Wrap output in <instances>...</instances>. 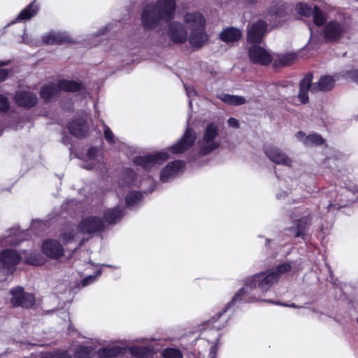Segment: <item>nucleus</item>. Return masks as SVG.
Here are the masks:
<instances>
[{"label":"nucleus","mask_w":358,"mask_h":358,"mask_svg":"<svg viewBox=\"0 0 358 358\" xmlns=\"http://www.w3.org/2000/svg\"><path fill=\"white\" fill-rule=\"evenodd\" d=\"M219 38L221 41H224V29L220 32Z\"/></svg>","instance_id":"50"},{"label":"nucleus","mask_w":358,"mask_h":358,"mask_svg":"<svg viewBox=\"0 0 358 358\" xmlns=\"http://www.w3.org/2000/svg\"><path fill=\"white\" fill-rule=\"evenodd\" d=\"M296 137L301 141H302L303 143V140L304 138H306L305 137V134L302 131H299L296 133Z\"/></svg>","instance_id":"46"},{"label":"nucleus","mask_w":358,"mask_h":358,"mask_svg":"<svg viewBox=\"0 0 358 358\" xmlns=\"http://www.w3.org/2000/svg\"><path fill=\"white\" fill-rule=\"evenodd\" d=\"M266 31V23L259 20L248 27L247 40L250 43H259Z\"/></svg>","instance_id":"16"},{"label":"nucleus","mask_w":358,"mask_h":358,"mask_svg":"<svg viewBox=\"0 0 358 358\" xmlns=\"http://www.w3.org/2000/svg\"><path fill=\"white\" fill-rule=\"evenodd\" d=\"M196 134L192 128L186 129L181 138L169 150L173 154H182L189 150L196 141Z\"/></svg>","instance_id":"9"},{"label":"nucleus","mask_w":358,"mask_h":358,"mask_svg":"<svg viewBox=\"0 0 358 358\" xmlns=\"http://www.w3.org/2000/svg\"><path fill=\"white\" fill-rule=\"evenodd\" d=\"M270 13H271L272 14H273V13H274V12H273V11H272V10H270Z\"/></svg>","instance_id":"57"},{"label":"nucleus","mask_w":358,"mask_h":358,"mask_svg":"<svg viewBox=\"0 0 358 358\" xmlns=\"http://www.w3.org/2000/svg\"><path fill=\"white\" fill-rule=\"evenodd\" d=\"M42 358V357H41Z\"/></svg>","instance_id":"59"},{"label":"nucleus","mask_w":358,"mask_h":358,"mask_svg":"<svg viewBox=\"0 0 358 358\" xmlns=\"http://www.w3.org/2000/svg\"><path fill=\"white\" fill-rule=\"evenodd\" d=\"M295 59V55L288 54L280 57L279 61L282 65H289Z\"/></svg>","instance_id":"40"},{"label":"nucleus","mask_w":358,"mask_h":358,"mask_svg":"<svg viewBox=\"0 0 358 358\" xmlns=\"http://www.w3.org/2000/svg\"><path fill=\"white\" fill-rule=\"evenodd\" d=\"M14 101L19 107L29 109L37 105L38 99L34 92L27 90H21L15 93Z\"/></svg>","instance_id":"14"},{"label":"nucleus","mask_w":358,"mask_h":358,"mask_svg":"<svg viewBox=\"0 0 358 358\" xmlns=\"http://www.w3.org/2000/svg\"><path fill=\"white\" fill-rule=\"evenodd\" d=\"M43 42L46 45H63L66 43H73L75 41L66 33L50 32L43 36Z\"/></svg>","instance_id":"19"},{"label":"nucleus","mask_w":358,"mask_h":358,"mask_svg":"<svg viewBox=\"0 0 358 358\" xmlns=\"http://www.w3.org/2000/svg\"><path fill=\"white\" fill-rule=\"evenodd\" d=\"M99 149L96 146H91L88 148L86 155L90 160H94L98 156Z\"/></svg>","instance_id":"39"},{"label":"nucleus","mask_w":358,"mask_h":358,"mask_svg":"<svg viewBox=\"0 0 358 358\" xmlns=\"http://www.w3.org/2000/svg\"><path fill=\"white\" fill-rule=\"evenodd\" d=\"M169 159V155L166 152H156L144 156H136L133 163L143 169L149 171L155 165H160Z\"/></svg>","instance_id":"7"},{"label":"nucleus","mask_w":358,"mask_h":358,"mask_svg":"<svg viewBox=\"0 0 358 358\" xmlns=\"http://www.w3.org/2000/svg\"><path fill=\"white\" fill-rule=\"evenodd\" d=\"M242 36L241 31L234 27L225 29V43H233L238 41Z\"/></svg>","instance_id":"29"},{"label":"nucleus","mask_w":358,"mask_h":358,"mask_svg":"<svg viewBox=\"0 0 358 358\" xmlns=\"http://www.w3.org/2000/svg\"><path fill=\"white\" fill-rule=\"evenodd\" d=\"M59 91L66 92H78L81 91L84 86L82 82L73 80L61 79L57 82Z\"/></svg>","instance_id":"22"},{"label":"nucleus","mask_w":358,"mask_h":358,"mask_svg":"<svg viewBox=\"0 0 358 358\" xmlns=\"http://www.w3.org/2000/svg\"><path fill=\"white\" fill-rule=\"evenodd\" d=\"M8 76V71L5 69H0V81H3Z\"/></svg>","instance_id":"45"},{"label":"nucleus","mask_w":358,"mask_h":358,"mask_svg":"<svg viewBox=\"0 0 358 358\" xmlns=\"http://www.w3.org/2000/svg\"><path fill=\"white\" fill-rule=\"evenodd\" d=\"M9 64V61H0V66H6Z\"/></svg>","instance_id":"51"},{"label":"nucleus","mask_w":358,"mask_h":358,"mask_svg":"<svg viewBox=\"0 0 358 358\" xmlns=\"http://www.w3.org/2000/svg\"><path fill=\"white\" fill-rule=\"evenodd\" d=\"M227 123H228V125L232 128L237 129L239 127V122H238V120H236L234 117L229 118V120H227Z\"/></svg>","instance_id":"44"},{"label":"nucleus","mask_w":358,"mask_h":358,"mask_svg":"<svg viewBox=\"0 0 358 358\" xmlns=\"http://www.w3.org/2000/svg\"><path fill=\"white\" fill-rule=\"evenodd\" d=\"M219 98H220L222 101H224V96H223V97L220 96Z\"/></svg>","instance_id":"56"},{"label":"nucleus","mask_w":358,"mask_h":358,"mask_svg":"<svg viewBox=\"0 0 358 358\" xmlns=\"http://www.w3.org/2000/svg\"><path fill=\"white\" fill-rule=\"evenodd\" d=\"M75 238L73 232H64L61 234V238L65 243L71 242Z\"/></svg>","instance_id":"42"},{"label":"nucleus","mask_w":358,"mask_h":358,"mask_svg":"<svg viewBox=\"0 0 358 358\" xmlns=\"http://www.w3.org/2000/svg\"><path fill=\"white\" fill-rule=\"evenodd\" d=\"M176 0H157L147 5L141 14L142 25L145 30L157 27L161 21L171 22L175 17Z\"/></svg>","instance_id":"1"},{"label":"nucleus","mask_w":358,"mask_h":358,"mask_svg":"<svg viewBox=\"0 0 358 358\" xmlns=\"http://www.w3.org/2000/svg\"><path fill=\"white\" fill-rule=\"evenodd\" d=\"M291 269V266L289 263H284L280 265H279L275 271H273V273H278V278H280V275L289 271Z\"/></svg>","instance_id":"41"},{"label":"nucleus","mask_w":358,"mask_h":358,"mask_svg":"<svg viewBox=\"0 0 358 358\" xmlns=\"http://www.w3.org/2000/svg\"><path fill=\"white\" fill-rule=\"evenodd\" d=\"M41 250L45 255L52 259H59L64 255V247L58 241L55 239L44 241Z\"/></svg>","instance_id":"13"},{"label":"nucleus","mask_w":358,"mask_h":358,"mask_svg":"<svg viewBox=\"0 0 358 358\" xmlns=\"http://www.w3.org/2000/svg\"><path fill=\"white\" fill-rule=\"evenodd\" d=\"M129 171L131 172V173L132 175H134V176L135 175V174H134V172L133 171L129 170Z\"/></svg>","instance_id":"55"},{"label":"nucleus","mask_w":358,"mask_h":358,"mask_svg":"<svg viewBox=\"0 0 358 358\" xmlns=\"http://www.w3.org/2000/svg\"><path fill=\"white\" fill-rule=\"evenodd\" d=\"M92 278H93V277H92V276H89V277H87V278H85V279L83 280V285H87V281H88L89 280H92Z\"/></svg>","instance_id":"49"},{"label":"nucleus","mask_w":358,"mask_h":358,"mask_svg":"<svg viewBox=\"0 0 358 358\" xmlns=\"http://www.w3.org/2000/svg\"><path fill=\"white\" fill-rule=\"evenodd\" d=\"M333 206V204L332 203H330L328 206L329 208H331V207Z\"/></svg>","instance_id":"54"},{"label":"nucleus","mask_w":358,"mask_h":358,"mask_svg":"<svg viewBox=\"0 0 358 358\" xmlns=\"http://www.w3.org/2000/svg\"><path fill=\"white\" fill-rule=\"evenodd\" d=\"M166 34L174 43L184 44L187 40V29L182 23L178 22H171L168 26Z\"/></svg>","instance_id":"12"},{"label":"nucleus","mask_w":358,"mask_h":358,"mask_svg":"<svg viewBox=\"0 0 358 358\" xmlns=\"http://www.w3.org/2000/svg\"><path fill=\"white\" fill-rule=\"evenodd\" d=\"M96 354L92 346H78L74 352V358H93Z\"/></svg>","instance_id":"28"},{"label":"nucleus","mask_w":358,"mask_h":358,"mask_svg":"<svg viewBox=\"0 0 358 358\" xmlns=\"http://www.w3.org/2000/svg\"><path fill=\"white\" fill-rule=\"evenodd\" d=\"M357 323H358V317H357Z\"/></svg>","instance_id":"58"},{"label":"nucleus","mask_w":358,"mask_h":358,"mask_svg":"<svg viewBox=\"0 0 358 358\" xmlns=\"http://www.w3.org/2000/svg\"><path fill=\"white\" fill-rule=\"evenodd\" d=\"M265 301L268 302V303H274L273 301L271 300H265Z\"/></svg>","instance_id":"53"},{"label":"nucleus","mask_w":358,"mask_h":358,"mask_svg":"<svg viewBox=\"0 0 358 358\" xmlns=\"http://www.w3.org/2000/svg\"><path fill=\"white\" fill-rule=\"evenodd\" d=\"M264 152L267 157L276 164L287 166L292 165V159L286 153L277 147L267 146L265 148Z\"/></svg>","instance_id":"15"},{"label":"nucleus","mask_w":358,"mask_h":358,"mask_svg":"<svg viewBox=\"0 0 358 358\" xmlns=\"http://www.w3.org/2000/svg\"><path fill=\"white\" fill-rule=\"evenodd\" d=\"M296 9L301 15L310 17L312 16L313 13H314L315 6L311 7L306 3H299L296 6Z\"/></svg>","instance_id":"34"},{"label":"nucleus","mask_w":358,"mask_h":358,"mask_svg":"<svg viewBox=\"0 0 358 358\" xmlns=\"http://www.w3.org/2000/svg\"><path fill=\"white\" fill-rule=\"evenodd\" d=\"M124 216V210L119 206L106 209L103 212V222L106 221L108 224H114L122 219Z\"/></svg>","instance_id":"25"},{"label":"nucleus","mask_w":358,"mask_h":358,"mask_svg":"<svg viewBox=\"0 0 358 358\" xmlns=\"http://www.w3.org/2000/svg\"><path fill=\"white\" fill-rule=\"evenodd\" d=\"M26 262H27L28 264H32V265H34V263L33 262H31L30 259H27Z\"/></svg>","instance_id":"52"},{"label":"nucleus","mask_w":358,"mask_h":358,"mask_svg":"<svg viewBox=\"0 0 358 358\" xmlns=\"http://www.w3.org/2000/svg\"><path fill=\"white\" fill-rule=\"evenodd\" d=\"M127 351L137 358H152L156 353L154 348L151 346L127 347Z\"/></svg>","instance_id":"23"},{"label":"nucleus","mask_w":358,"mask_h":358,"mask_svg":"<svg viewBox=\"0 0 358 358\" xmlns=\"http://www.w3.org/2000/svg\"><path fill=\"white\" fill-rule=\"evenodd\" d=\"M276 304H279V305H281V306H287V307H290V308H299V306H297L296 305H295L294 303H291V304H286V303H275Z\"/></svg>","instance_id":"47"},{"label":"nucleus","mask_w":358,"mask_h":358,"mask_svg":"<svg viewBox=\"0 0 358 358\" xmlns=\"http://www.w3.org/2000/svg\"><path fill=\"white\" fill-rule=\"evenodd\" d=\"M185 164L182 160H174L169 162L160 172L161 180L164 182H167L171 176L182 170Z\"/></svg>","instance_id":"20"},{"label":"nucleus","mask_w":358,"mask_h":358,"mask_svg":"<svg viewBox=\"0 0 358 358\" xmlns=\"http://www.w3.org/2000/svg\"><path fill=\"white\" fill-rule=\"evenodd\" d=\"M42 358H72V357L66 350H58L45 353Z\"/></svg>","instance_id":"36"},{"label":"nucleus","mask_w":358,"mask_h":358,"mask_svg":"<svg viewBox=\"0 0 358 358\" xmlns=\"http://www.w3.org/2000/svg\"><path fill=\"white\" fill-rule=\"evenodd\" d=\"M127 352V347L114 345L99 348L96 352V354L100 358H113L118 356H122L125 355Z\"/></svg>","instance_id":"21"},{"label":"nucleus","mask_w":358,"mask_h":358,"mask_svg":"<svg viewBox=\"0 0 358 358\" xmlns=\"http://www.w3.org/2000/svg\"><path fill=\"white\" fill-rule=\"evenodd\" d=\"M310 216H306L299 220L296 226L290 229L291 234L295 237L303 236L306 234L308 227L310 226Z\"/></svg>","instance_id":"27"},{"label":"nucleus","mask_w":358,"mask_h":358,"mask_svg":"<svg viewBox=\"0 0 358 358\" xmlns=\"http://www.w3.org/2000/svg\"><path fill=\"white\" fill-rule=\"evenodd\" d=\"M314 23L318 26H322L327 20L326 14L320 10L317 6H315L314 13L312 15Z\"/></svg>","instance_id":"33"},{"label":"nucleus","mask_w":358,"mask_h":358,"mask_svg":"<svg viewBox=\"0 0 358 358\" xmlns=\"http://www.w3.org/2000/svg\"><path fill=\"white\" fill-rule=\"evenodd\" d=\"M346 31L344 24L334 20L327 22L322 31L323 37L329 42L338 41Z\"/></svg>","instance_id":"11"},{"label":"nucleus","mask_w":358,"mask_h":358,"mask_svg":"<svg viewBox=\"0 0 358 358\" xmlns=\"http://www.w3.org/2000/svg\"><path fill=\"white\" fill-rule=\"evenodd\" d=\"M36 0H34L27 5L18 14L15 21L27 20L35 16L39 9V6L36 3Z\"/></svg>","instance_id":"26"},{"label":"nucleus","mask_w":358,"mask_h":358,"mask_svg":"<svg viewBox=\"0 0 358 358\" xmlns=\"http://www.w3.org/2000/svg\"><path fill=\"white\" fill-rule=\"evenodd\" d=\"M278 280V273H273V271L268 273H260L248 278L245 280L244 287L234 295L231 301L229 303L228 308L236 302L242 300L245 302L258 300L259 299L256 296V294L252 293L255 289H257V285L258 289L264 292H266L270 287Z\"/></svg>","instance_id":"2"},{"label":"nucleus","mask_w":358,"mask_h":358,"mask_svg":"<svg viewBox=\"0 0 358 358\" xmlns=\"http://www.w3.org/2000/svg\"><path fill=\"white\" fill-rule=\"evenodd\" d=\"M103 135H104V138H105L106 141L110 144L115 143V141L114 134H113V131H111V129H110V127L107 124H106L104 122L103 123Z\"/></svg>","instance_id":"37"},{"label":"nucleus","mask_w":358,"mask_h":358,"mask_svg":"<svg viewBox=\"0 0 358 358\" xmlns=\"http://www.w3.org/2000/svg\"><path fill=\"white\" fill-rule=\"evenodd\" d=\"M324 142L322 136L317 134H310L303 140V143L307 146L320 145Z\"/></svg>","instance_id":"32"},{"label":"nucleus","mask_w":358,"mask_h":358,"mask_svg":"<svg viewBox=\"0 0 358 358\" xmlns=\"http://www.w3.org/2000/svg\"><path fill=\"white\" fill-rule=\"evenodd\" d=\"M10 109L8 99L0 94V112H6Z\"/></svg>","instance_id":"38"},{"label":"nucleus","mask_w":358,"mask_h":358,"mask_svg":"<svg viewBox=\"0 0 358 358\" xmlns=\"http://www.w3.org/2000/svg\"><path fill=\"white\" fill-rule=\"evenodd\" d=\"M246 103V99L242 96L225 94V104L241 106Z\"/></svg>","instance_id":"31"},{"label":"nucleus","mask_w":358,"mask_h":358,"mask_svg":"<svg viewBox=\"0 0 358 358\" xmlns=\"http://www.w3.org/2000/svg\"><path fill=\"white\" fill-rule=\"evenodd\" d=\"M162 355L163 358H183L180 350L171 348H165L162 351Z\"/></svg>","instance_id":"35"},{"label":"nucleus","mask_w":358,"mask_h":358,"mask_svg":"<svg viewBox=\"0 0 358 358\" xmlns=\"http://www.w3.org/2000/svg\"><path fill=\"white\" fill-rule=\"evenodd\" d=\"M78 229L82 234H93L104 231L105 224L103 218L92 215L81 220Z\"/></svg>","instance_id":"8"},{"label":"nucleus","mask_w":358,"mask_h":358,"mask_svg":"<svg viewBox=\"0 0 358 358\" xmlns=\"http://www.w3.org/2000/svg\"><path fill=\"white\" fill-rule=\"evenodd\" d=\"M22 259L16 250L4 249L0 252V265L5 268H10L17 265Z\"/></svg>","instance_id":"18"},{"label":"nucleus","mask_w":358,"mask_h":358,"mask_svg":"<svg viewBox=\"0 0 358 358\" xmlns=\"http://www.w3.org/2000/svg\"><path fill=\"white\" fill-rule=\"evenodd\" d=\"M218 127L214 122L207 124L203 138L199 141V154L206 156L218 148L219 143L215 140L218 136Z\"/></svg>","instance_id":"5"},{"label":"nucleus","mask_w":358,"mask_h":358,"mask_svg":"<svg viewBox=\"0 0 358 358\" xmlns=\"http://www.w3.org/2000/svg\"><path fill=\"white\" fill-rule=\"evenodd\" d=\"M11 298L10 303L12 307L22 308H31L36 303L34 294L26 292L22 287L17 286L10 290Z\"/></svg>","instance_id":"6"},{"label":"nucleus","mask_w":358,"mask_h":358,"mask_svg":"<svg viewBox=\"0 0 358 358\" xmlns=\"http://www.w3.org/2000/svg\"><path fill=\"white\" fill-rule=\"evenodd\" d=\"M69 132L76 138H85L90 133L87 117L82 115L72 119L66 125Z\"/></svg>","instance_id":"10"},{"label":"nucleus","mask_w":358,"mask_h":358,"mask_svg":"<svg viewBox=\"0 0 358 358\" xmlns=\"http://www.w3.org/2000/svg\"><path fill=\"white\" fill-rule=\"evenodd\" d=\"M143 194L138 191H130L125 196V204L127 207H131L141 200Z\"/></svg>","instance_id":"30"},{"label":"nucleus","mask_w":358,"mask_h":358,"mask_svg":"<svg viewBox=\"0 0 358 358\" xmlns=\"http://www.w3.org/2000/svg\"><path fill=\"white\" fill-rule=\"evenodd\" d=\"M59 92V90L57 87V83L55 85L52 83L46 84L41 87L39 94L41 99H43L44 102L48 103Z\"/></svg>","instance_id":"24"},{"label":"nucleus","mask_w":358,"mask_h":358,"mask_svg":"<svg viewBox=\"0 0 358 358\" xmlns=\"http://www.w3.org/2000/svg\"><path fill=\"white\" fill-rule=\"evenodd\" d=\"M184 20L189 24L191 29L189 36L190 45L196 48H202L208 40V36L206 32V20L199 13H187Z\"/></svg>","instance_id":"3"},{"label":"nucleus","mask_w":358,"mask_h":358,"mask_svg":"<svg viewBox=\"0 0 358 358\" xmlns=\"http://www.w3.org/2000/svg\"><path fill=\"white\" fill-rule=\"evenodd\" d=\"M70 138L67 136V135H65L64 137H63V143L66 145L70 143Z\"/></svg>","instance_id":"48"},{"label":"nucleus","mask_w":358,"mask_h":358,"mask_svg":"<svg viewBox=\"0 0 358 358\" xmlns=\"http://www.w3.org/2000/svg\"><path fill=\"white\" fill-rule=\"evenodd\" d=\"M250 59L255 64L268 65L271 62V55L263 48L253 45L248 50Z\"/></svg>","instance_id":"17"},{"label":"nucleus","mask_w":358,"mask_h":358,"mask_svg":"<svg viewBox=\"0 0 358 358\" xmlns=\"http://www.w3.org/2000/svg\"><path fill=\"white\" fill-rule=\"evenodd\" d=\"M346 76L351 78L355 83H358V69L348 71Z\"/></svg>","instance_id":"43"},{"label":"nucleus","mask_w":358,"mask_h":358,"mask_svg":"<svg viewBox=\"0 0 358 358\" xmlns=\"http://www.w3.org/2000/svg\"><path fill=\"white\" fill-rule=\"evenodd\" d=\"M312 80L313 76L307 74L300 82L298 97L303 103H306L308 101V90H310L312 92L329 91L335 85V80L329 76L321 77L319 81L313 85H312Z\"/></svg>","instance_id":"4"}]
</instances>
